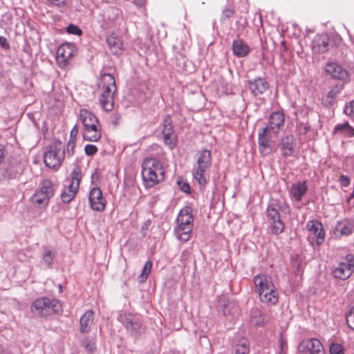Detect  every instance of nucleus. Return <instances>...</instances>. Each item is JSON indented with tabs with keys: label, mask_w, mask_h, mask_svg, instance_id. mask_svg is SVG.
<instances>
[{
	"label": "nucleus",
	"mask_w": 354,
	"mask_h": 354,
	"mask_svg": "<svg viewBox=\"0 0 354 354\" xmlns=\"http://www.w3.org/2000/svg\"><path fill=\"white\" fill-rule=\"evenodd\" d=\"M142 177L147 188L153 187L162 182L165 171L162 162L154 157L144 159L142 163Z\"/></svg>",
	"instance_id": "obj_1"
},
{
	"label": "nucleus",
	"mask_w": 354,
	"mask_h": 354,
	"mask_svg": "<svg viewBox=\"0 0 354 354\" xmlns=\"http://www.w3.org/2000/svg\"><path fill=\"white\" fill-rule=\"evenodd\" d=\"M116 90L114 77L109 73L102 75L98 82V100L104 110L110 111L113 109Z\"/></svg>",
	"instance_id": "obj_2"
},
{
	"label": "nucleus",
	"mask_w": 354,
	"mask_h": 354,
	"mask_svg": "<svg viewBox=\"0 0 354 354\" xmlns=\"http://www.w3.org/2000/svg\"><path fill=\"white\" fill-rule=\"evenodd\" d=\"M80 120L83 125V139L88 142H98L102 138V126L98 118L87 109H81Z\"/></svg>",
	"instance_id": "obj_3"
},
{
	"label": "nucleus",
	"mask_w": 354,
	"mask_h": 354,
	"mask_svg": "<svg viewBox=\"0 0 354 354\" xmlns=\"http://www.w3.org/2000/svg\"><path fill=\"white\" fill-rule=\"evenodd\" d=\"M61 310V304L57 299L47 297L38 298L32 304L31 310L39 317L57 313Z\"/></svg>",
	"instance_id": "obj_4"
},
{
	"label": "nucleus",
	"mask_w": 354,
	"mask_h": 354,
	"mask_svg": "<svg viewBox=\"0 0 354 354\" xmlns=\"http://www.w3.org/2000/svg\"><path fill=\"white\" fill-rule=\"evenodd\" d=\"M55 188L50 180H44L31 198L32 203L39 207H46L55 194Z\"/></svg>",
	"instance_id": "obj_5"
},
{
	"label": "nucleus",
	"mask_w": 354,
	"mask_h": 354,
	"mask_svg": "<svg viewBox=\"0 0 354 354\" xmlns=\"http://www.w3.org/2000/svg\"><path fill=\"white\" fill-rule=\"evenodd\" d=\"M65 151L60 142H55L46 147L44 154V162L49 167L55 169L59 167L64 159Z\"/></svg>",
	"instance_id": "obj_6"
},
{
	"label": "nucleus",
	"mask_w": 354,
	"mask_h": 354,
	"mask_svg": "<svg viewBox=\"0 0 354 354\" xmlns=\"http://www.w3.org/2000/svg\"><path fill=\"white\" fill-rule=\"evenodd\" d=\"M82 180L81 169L75 167L71 174V181L68 185L64 187L61 194V200L64 203H70L75 196Z\"/></svg>",
	"instance_id": "obj_7"
},
{
	"label": "nucleus",
	"mask_w": 354,
	"mask_h": 354,
	"mask_svg": "<svg viewBox=\"0 0 354 354\" xmlns=\"http://www.w3.org/2000/svg\"><path fill=\"white\" fill-rule=\"evenodd\" d=\"M259 151L262 156H268L275 151L274 143L271 140L268 127H265L258 133Z\"/></svg>",
	"instance_id": "obj_8"
},
{
	"label": "nucleus",
	"mask_w": 354,
	"mask_h": 354,
	"mask_svg": "<svg viewBox=\"0 0 354 354\" xmlns=\"http://www.w3.org/2000/svg\"><path fill=\"white\" fill-rule=\"evenodd\" d=\"M162 134L165 145L170 149H174L178 143V138L174 132L172 120L169 115L165 116L163 119Z\"/></svg>",
	"instance_id": "obj_9"
},
{
	"label": "nucleus",
	"mask_w": 354,
	"mask_h": 354,
	"mask_svg": "<svg viewBox=\"0 0 354 354\" xmlns=\"http://www.w3.org/2000/svg\"><path fill=\"white\" fill-rule=\"evenodd\" d=\"M306 228L308 232V239L315 241L317 245H322L325 240V231L321 222L315 220L308 221Z\"/></svg>",
	"instance_id": "obj_10"
},
{
	"label": "nucleus",
	"mask_w": 354,
	"mask_h": 354,
	"mask_svg": "<svg viewBox=\"0 0 354 354\" xmlns=\"http://www.w3.org/2000/svg\"><path fill=\"white\" fill-rule=\"evenodd\" d=\"M267 218L272 234L278 235L283 232L284 223L281 219L279 211L273 205H269L267 208Z\"/></svg>",
	"instance_id": "obj_11"
},
{
	"label": "nucleus",
	"mask_w": 354,
	"mask_h": 354,
	"mask_svg": "<svg viewBox=\"0 0 354 354\" xmlns=\"http://www.w3.org/2000/svg\"><path fill=\"white\" fill-rule=\"evenodd\" d=\"M354 258L352 255H347L345 261L340 262L333 270L334 277L342 280L347 279L353 272Z\"/></svg>",
	"instance_id": "obj_12"
},
{
	"label": "nucleus",
	"mask_w": 354,
	"mask_h": 354,
	"mask_svg": "<svg viewBox=\"0 0 354 354\" xmlns=\"http://www.w3.org/2000/svg\"><path fill=\"white\" fill-rule=\"evenodd\" d=\"M88 202L91 208L93 211L102 212L106 206V199L103 196L101 189L97 187H93L88 195Z\"/></svg>",
	"instance_id": "obj_13"
},
{
	"label": "nucleus",
	"mask_w": 354,
	"mask_h": 354,
	"mask_svg": "<svg viewBox=\"0 0 354 354\" xmlns=\"http://www.w3.org/2000/svg\"><path fill=\"white\" fill-rule=\"evenodd\" d=\"M75 46L71 44H64L57 50L56 59L60 68H65L68 64V60L75 53Z\"/></svg>",
	"instance_id": "obj_14"
},
{
	"label": "nucleus",
	"mask_w": 354,
	"mask_h": 354,
	"mask_svg": "<svg viewBox=\"0 0 354 354\" xmlns=\"http://www.w3.org/2000/svg\"><path fill=\"white\" fill-rule=\"evenodd\" d=\"M325 71L334 79L342 82H347L348 80L349 77L346 70L342 68V66L337 63H328L326 66Z\"/></svg>",
	"instance_id": "obj_15"
},
{
	"label": "nucleus",
	"mask_w": 354,
	"mask_h": 354,
	"mask_svg": "<svg viewBox=\"0 0 354 354\" xmlns=\"http://www.w3.org/2000/svg\"><path fill=\"white\" fill-rule=\"evenodd\" d=\"M330 48V38L326 35H317L312 43L313 53L321 54L327 52Z\"/></svg>",
	"instance_id": "obj_16"
},
{
	"label": "nucleus",
	"mask_w": 354,
	"mask_h": 354,
	"mask_svg": "<svg viewBox=\"0 0 354 354\" xmlns=\"http://www.w3.org/2000/svg\"><path fill=\"white\" fill-rule=\"evenodd\" d=\"M249 89L254 97H260L269 88L268 82L263 78H257L248 81Z\"/></svg>",
	"instance_id": "obj_17"
},
{
	"label": "nucleus",
	"mask_w": 354,
	"mask_h": 354,
	"mask_svg": "<svg viewBox=\"0 0 354 354\" xmlns=\"http://www.w3.org/2000/svg\"><path fill=\"white\" fill-rule=\"evenodd\" d=\"M285 122V115L281 111H275L270 114L269 117V130L273 133H279L280 129L283 127Z\"/></svg>",
	"instance_id": "obj_18"
},
{
	"label": "nucleus",
	"mask_w": 354,
	"mask_h": 354,
	"mask_svg": "<svg viewBox=\"0 0 354 354\" xmlns=\"http://www.w3.org/2000/svg\"><path fill=\"white\" fill-rule=\"evenodd\" d=\"M253 281L258 293L265 290H270L274 287L272 278L267 274H257L254 277Z\"/></svg>",
	"instance_id": "obj_19"
},
{
	"label": "nucleus",
	"mask_w": 354,
	"mask_h": 354,
	"mask_svg": "<svg viewBox=\"0 0 354 354\" xmlns=\"http://www.w3.org/2000/svg\"><path fill=\"white\" fill-rule=\"evenodd\" d=\"M281 155L285 157L292 156L295 152V142L293 135H287L281 140Z\"/></svg>",
	"instance_id": "obj_20"
},
{
	"label": "nucleus",
	"mask_w": 354,
	"mask_h": 354,
	"mask_svg": "<svg viewBox=\"0 0 354 354\" xmlns=\"http://www.w3.org/2000/svg\"><path fill=\"white\" fill-rule=\"evenodd\" d=\"M209 168L194 165L192 175L194 179L201 185L205 186L209 181Z\"/></svg>",
	"instance_id": "obj_21"
},
{
	"label": "nucleus",
	"mask_w": 354,
	"mask_h": 354,
	"mask_svg": "<svg viewBox=\"0 0 354 354\" xmlns=\"http://www.w3.org/2000/svg\"><path fill=\"white\" fill-rule=\"evenodd\" d=\"M354 232V220H342L337 224L335 234L337 236H348Z\"/></svg>",
	"instance_id": "obj_22"
},
{
	"label": "nucleus",
	"mask_w": 354,
	"mask_h": 354,
	"mask_svg": "<svg viewBox=\"0 0 354 354\" xmlns=\"http://www.w3.org/2000/svg\"><path fill=\"white\" fill-rule=\"evenodd\" d=\"M322 345L319 339L316 338L304 339L299 345L298 350L301 353L310 352V354L316 350H319Z\"/></svg>",
	"instance_id": "obj_23"
},
{
	"label": "nucleus",
	"mask_w": 354,
	"mask_h": 354,
	"mask_svg": "<svg viewBox=\"0 0 354 354\" xmlns=\"http://www.w3.org/2000/svg\"><path fill=\"white\" fill-rule=\"evenodd\" d=\"M261 302L267 305H275L279 300V295L276 287L270 288V290H265L258 293Z\"/></svg>",
	"instance_id": "obj_24"
},
{
	"label": "nucleus",
	"mask_w": 354,
	"mask_h": 354,
	"mask_svg": "<svg viewBox=\"0 0 354 354\" xmlns=\"http://www.w3.org/2000/svg\"><path fill=\"white\" fill-rule=\"evenodd\" d=\"M308 191L306 181H299L291 185L290 194L297 201H300Z\"/></svg>",
	"instance_id": "obj_25"
},
{
	"label": "nucleus",
	"mask_w": 354,
	"mask_h": 354,
	"mask_svg": "<svg viewBox=\"0 0 354 354\" xmlns=\"http://www.w3.org/2000/svg\"><path fill=\"white\" fill-rule=\"evenodd\" d=\"M194 218L191 213V209L189 207H185L183 209L177 218V222L180 226H186L187 229L189 230V227H193Z\"/></svg>",
	"instance_id": "obj_26"
},
{
	"label": "nucleus",
	"mask_w": 354,
	"mask_h": 354,
	"mask_svg": "<svg viewBox=\"0 0 354 354\" xmlns=\"http://www.w3.org/2000/svg\"><path fill=\"white\" fill-rule=\"evenodd\" d=\"M212 164V160L210 151L203 149L196 153V162L194 165L209 169Z\"/></svg>",
	"instance_id": "obj_27"
},
{
	"label": "nucleus",
	"mask_w": 354,
	"mask_h": 354,
	"mask_svg": "<svg viewBox=\"0 0 354 354\" xmlns=\"http://www.w3.org/2000/svg\"><path fill=\"white\" fill-rule=\"evenodd\" d=\"M93 311L87 310L80 319V330L82 333H86L90 331L91 327L93 323Z\"/></svg>",
	"instance_id": "obj_28"
},
{
	"label": "nucleus",
	"mask_w": 354,
	"mask_h": 354,
	"mask_svg": "<svg viewBox=\"0 0 354 354\" xmlns=\"http://www.w3.org/2000/svg\"><path fill=\"white\" fill-rule=\"evenodd\" d=\"M106 42L110 50L114 55L121 54L124 50L123 43L121 39L113 35H109L107 37Z\"/></svg>",
	"instance_id": "obj_29"
},
{
	"label": "nucleus",
	"mask_w": 354,
	"mask_h": 354,
	"mask_svg": "<svg viewBox=\"0 0 354 354\" xmlns=\"http://www.w3.org/2000/svg\"><path fill=\"white\" fill-rule=\"evenodd\" d=\"M232 50L236 57H244L249 54L250 47L242 39H237L232 44Z\"/></svg>",
	"instance_id": "obj_30"
},
{
	"label": "nucleus",
	"mask_w": 354,
	"mask_h": 354,
	"mask_svg": "<svg viewBox=\"0 0 354 354\" xmlns=\"http://www.w3.org/2000/svg\"><path fill=\"white\" fill-rule=\"evenodd\" d=\"M250 322L255 326H263L266 323V316L258 308H253L250 315Z\"/></svg>",
	"instance_id": "obj_31"
},
{
	"label": "nucleus",
	"mask_w": 354,
	"mask_h": 354,
	"mask_svg": "<svg viewBox=\"0 0 354 354\" xmlns=\"http://www.w3.org/2000/svg\"><path fill=\"white\" fill-rule=\"evenodd\" d=\"M334 133H342L347 137L354 136V129L350 126L348 122L338 124L335 127Z\"/></svg>",
	"instance_id": "obj_32"
},
{
	"label": "nucleus",
	"mask_w": 354,
	"mask_h": 354,
	"mask_svg": "<svg viewBox=\"0 0 354 354\" xmlns=\"http://www.w3.org/2000/svg\"><path fill=\"white\" fill-rule=\"evenodd\" d=\"M192 228L189 227V230H186V226L178 225V227L176 229V234L178 239L181 241L187 242L190 239Z\"/></svg>",
	"instance_id": "obj_33"
},
{
	"label": "nucleus",
	"mask_w": 354,
	"mask_h": 354,
	"mask_svg": "<svg viewBox=\"0 0 354 354\" xmlns=\"http://www.w3.org/2000/svg\"><path fill=\"white\" fill-rule=\"evenodd\" d=\"M56 251L48 248H44L42 259L48 268H50L55 257Z\"/></svg>",
	"instance_id": "obj_34"
},
{
	"label": "nucleus",
	"mask_w": 354,
	"mask_h": 354,
	"mask_svg": "<svg viewBox=\"0 0 354 354\" xmlns=\"http://www.w3.org/2000/svg\"><path fill=\"white\" fill-rule=\"evenodd\" d=\"M342 89V85H335L333 86L328 92L326 97V102L328 104H332L337 95L340 93Z\"/></svg>",
	"instance_id": "obj_35"
},
{
	"label": "nucleus",
	"mask_w": 354,
	"mask_h": 354,
	"mask_svg": "<svg viewBox=\"0 0 354 354\" xmlns=\"http://www.w3.org/2000/svg\"><path fill=\"white\" fill-rule=\"evenodd\" d=\"M250 351L249 343L247 339H242L239 341L236 346V354H248Z\"/></svg>",
	"instance_id": "obj_36"
},
{
	"label": "nucleus",
	"mask_w": 354,
	"mask_h": 354,
	"mask_svg": "<svg viewBox=\"0 0 354 354\" xmlns=\"http://www.w3.org/2000/svg\"><path fill=\"white\" fill-rule=\"evenodd\" d=\"M152 266H153V263L151 261H147L145 263V264L142 268V273L138 277L140 282L142 283L147 280L148 276L151 273Z\"/></svg>",
	"instance_id": "obj_37"
},
{
	"label": "nucleus",
	"mask_w": 354,
	"mask_h": 354,
	"mask_svg": "<svg viewBox=\"0 0 354 354\" xmlns=\"http://www.w3.org/2000/svg\"><path fill=\"white\" fill-rule=\"evenodd\" d=\"M330 354H344L343 347L339 344H332L330 346Z\"/></svg>",
	"instance_id": "obj_38"
},
{
	"label": "nucleus",
	"mask_w": 354,
	"mask_h": 354,
	"mask_svg": "<svg viewBox=\"0 0 354 354\" xmlns=\"http://www.w3.org/2000/svg\"><path fill=\"white\" fill-rule=\"evenodd\" d=\"M98 151L97 147L94 145L88 144L84 147V151L87 156H93Z\"/></svg>",
	"instance_id": "obj_39"
},
{
	"label": "nucleus",
	"mask_w": 354,
	"mask_h": 354,
	"mask_svg": "<svg viewBox=\"0 0 354 354\" xmlns=\"http://www.w3.org/2000/svg\"><path fill=\"white\" fill-rule=\"evenodd\" d=\"M67 32L69 34L75 35H81L82 34V30L76 25L70 24L67 27Z\"/></svg>",
	"instance_id": "obj_40"
},
{
	"label": "nucleus",
	"mask_w": 354,
	"mask_h": 354,
	"mask_svg": "<svg viewBox=\"0 0 354 354\" xmlns=\"http://www.w3.org/2000/svg\"><path fill=\"white\" fill-rule=\"evenodd\" d=\"M344 113L349 116L354 117V100L345 106Z\"/></svg>",
	"instance_id": "obj_41"
},
{
	"label": "nucleus",
	"mask_w": 354,
	"mask_h": 354,
	"mask_svg": "<svg viewBox=\"0 0 354 354\" xmlns=\"http://www.w3.org/2000/svg\"><path fill=\"white\" fill-rule=\"evenodd\" d=\"M83 347L88 351H93L95 349V343L88 340V339H85L82 342Z\"/></svg>",
	"instance_id": "obj_42"
},
{
	"label": "nucleus",
	"mask_w": 354,
	"mask_h": 354,
	"mask_svg": "<svg viewBox=\"0 0 354 354\" xmlns=\"http://www.w3.org/2000/svg\"><path fill=\"white\" fill-rule=\"evenodd\" d=\"M339 182L342 187H348L351 183V180L348 176L342 174L339 176Z\"/></svg>",
	"instance_id": "obj_43"
},
{
	"label": "nucleus",
	"mask_w": 354,
	"mask_h": 354,
	"mask_svg": "<svg viewBox=\"0 0 354 354\" xmlns=\"http://www.w3.org/2000/svg\"><path fill=\"white\" fill-rule=\"evenodd\" d=\"M75 147V140L73 139H70L68 142L67 148H68V153H71V155L73 154V150Z\"/></svg>",
	"instance_id": "obj_44"
},
{
	"label": "nucleus",
	"mask_w": 354,
	"mask_h": 354,
	"mask_svg": "<svg viewBox=\"0 0 354 354\" xmlns=\"http://www.w3.org/2000/svg\"><path fill=\"white\" fill-rule=\"evenodd\" d=\"M79 129L77 125H75L71 131L70 139L76 140V137L78 135Z\"/></svg>",
	"instance_id": "obj_45"
},
{
	"label": "nucleus",
	"mask_w": 354,
	"mask_h": 354,
	"mask_svg": "<svg viewBox=\"0 0 354 354\" xmlns=\"http://www.w3.org/2000/svg\"><path fill=\"white\" fill-rule=\"evenodd\" d=\"M280 348L283 351H286L288 348L287 342L283 338L282 335L279 337Z\"/></svg>",
	"instance_id": "obj_46"
},
{
	"label": "nucleus",
	"mask_w": 354,
	"mask_h": 354,
	"mask_svg": "<svg viewBox=\"0 0 354 354\" xmlns=\"http://www.w3.org/2000/svg\"><path fill=\"white\" fill-rule=\"evenodd\" d=\"M0 46L4 49L10 48V45L7 42V39L3 36H0Z\"/></svg>",
	"instance_id": "obj_47"
},
{
	"label": "nucleus",
	"mask_w": 354,
	"mask_h": 354,
	"mask_svg": "<svg viewBox=\"0 0 354 354\" xmlns=\"http://www.w3.org/2000/svg\"><path fill=\"white\" fill-rule=\"evenodd\" d=\"M180 189L185 192V193H189L190 192V187L189 185L187 183H179Z\"/></svg>",
	"instance_id": "obj_48"
},
{
	"label": "nucleus",
	"mask_w": 354,
	"mask_h": 354,
	"mask_svg": "<svg viewBox=\"0 0 354 354\" xmlns=\"http://www.w3.org/2000/svg\"><path fill=\"white\" fill-rule=\"evenodd\" d=\"M234 11L232 9L225 10V15L227 17H230L233 15Z\"/></svg>",
	"instance_id": "obj_49"
},
{
	"label": "nucleus",
	"mask_w": 354,
	"mask_h": 354,
	"mask_svg": "<svg viewBox=\"0 0 354 354\" xmlns=\"http://www.w3.org/2000/svg\"><path fill=\"white\" fill-rule=\"evenodd\" d=\"M299 133H303V134H305L308 131V128L307 127H300L299 128Z\"/></svg>",
	"instance_id": "obj_50"
},
{
	"label": "nucleus",
	"mask_w": 354,
	"mask_h": 354,
	"mask_svg": "<svg viewBox=\"0 0 354 354\" xmlns=\"http://www.w3.org/2000/svg\"><path fill=\"white\" fill-rule=\"evenodd\" d=\"M311 354H325V353H324L323 348H322L319 350L315 351V352Z\"/></svg>",
	"instance_id": "obj_51"
},
{
	"label": "nucleus",
	"mask_w": 354,
	"mask_h": 354,
	"mask_svg": "<svg viewBox=\"0 0 354 354\" xmlns=\"http://www.w3.org/2000/svg\"><path fill=\"white\" fill-rule=\"evenodd\" d=\"M279 354H286V351H282V350H280Z\"/></svg>",
	"instance_id": "obj_52"
}]
</instances>
